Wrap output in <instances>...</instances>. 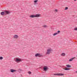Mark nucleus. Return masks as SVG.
<instances>
[{"instance_id": "f257e3e1", "label": "nucleus", "mask_w": 77, "mask_h": 77, "mask_svg": "<svg viewBox=\"0 0 77 77\" xmlns=\"http://www.w3.org/2000/svg\"><path fill=\"white\" fill-rule=\"evenodd\" d=\"M30 17L31 18H36L37 17H40L41 14H36L35 15H32L30 16Z\"/></svg>"}, {"instance_id": "f03ea898", "label": "nucleus", "mask_w": 77, "mask_h": 77, "mask_svg": "<svg viewBox=\"0 0 77 77\" xmlns=\"http://www.w3.org/2000/svg\"><path fill=\"white\" fill-rule=\"evenodd\" d=\"M52 51H53V50L51 48H48L47 49V51L46 54H50L51 53Z\"/></svg>"}, {"instance_id": "7ed1b4c3", "label": "nucleus", "mask_w": 77, "mask_h": 77, "mask_svg": "<svg viewBox=\"0 0 77 77\" xmlns=\"http://www.w3.org/2000/svg\"><path fill=\"white\" fill-rule=\"evenodd\" d=\"M14 60H15L17 63H20V62H22V59L20 58H15L14 59Z\"/></svg>"}, {"instance_id": "20e7f679", "label": "nucleus", "mask_w": 77, "mask_h": 77, "mask_svg": "<svg viewBox=\"0 0 77 77\" xmlns=\"http://www.w3.org/2000/svg\"><path fill=\"white\" fill-rule=\"evenodd\" d=\"M35 56L36 57H42V56H43V55H42V54L39 53H37L35 54Z\"/></svg>"}, {"instance_id": "39448f33", "label": "nucleus", "mask_w": 77, "mask_h": 77, "mask_svg": "<svg viewBox=\"0 0 77 77\" xmlns=\"http://www.w3.org/2000/svg\"><path fill=\"white\" fill-rule=\"evenodd\" d=\"M54 75H58V76H63L64 75V74L63 73H57V74H54Z\"/></svg>"}, {"instance_id": "423d86ee", "label": "nucleus", "mask_w": 77, "mask_h": 77, "mask_svg": "<svg viewBox=\"0 0 77 77\" xmlns=\"http://www.w3.org/2000/svg\"><path fill=\"white\" fill-rule=\"evenodd\" d=\"M48 69V66H45L43 67V69L44 71H47Z\"/></svg>"}, {"instance_id": "0eeeda50", "label": "nucleus", "mask_w": 77, "mask_h": 77, "mask_svg": "<svg viewBox=\"0 0 77 77\" xmlns=\"http://www.w3.org/2000/svg\"><path fill=\"white\" fill-rule=\"evenodd\" d=\"M5 15H8L9 14L11 13V12L9 11H4Z\"/></svg>"}, {"instance_id": "6e6552de", "label": "nucleus", "mask_w": 77, "mask_h": 77, "mask_svg": "<svg viewBox=\"0 0 77 77\" xmlns=\"http://www.w3.org/2000/svg\"><path fill=\"white\" fill-rule=\"evenodd\" d=\"M10 72L12 73H14V72H15L17 70H16L13 69H10Z\"/></svg>"}, {"instance_id": "1a4fd4ad", "label": "nucleus", "mask_w": 77, "mask_h": 77, "mask_svg": "<svg viewBox=\"0 0 77 77\" xmlns=\"http://www.w3.org/2000/svg\"><path fill=\"white\" fill-rule=\"evenodd\" d=\"M60 56L62 57H65L66 56V54L65 53H61L60 54Z\"/></svg>"}, {"instance_id": "9d476101", "label": "nucleus", "mask_w": 77, "mask_h": 77, "mask_svg": "<svg viewBox=\"0 0 77 77\" xmlns=\"http://www.w3.org/2000/svg\"><path fill=\"white\" fill-rule=\"evenodd\" d=\"M14 38V39H18V35H15L13 36Z\"/></svg>"}, {"instance_id": "9b49d317", "label": "nucleus", "mask_w": 77, "mask_h": 77, "mask_svg": "<svg viewBox=\"0 0 77 77\" xmlns=\"http://www.w3.org/2000/svg\"><path fill=\"white\" fill-rule=\"evenodd\" d=\"M63 69H64V70H70V69L68 68H67L66 67H63Z\"/></svg>"}, {"instance_id": "f8f14e48", "label": "nucleus", "mask_w": 77, "mask_h": 77, "mask_svg": "<svg viewBox=\"0 0 77 77\" xmlns=\"http://www.w3.org/2000/svg\"><path fill=\"white\" fill-rule=\"evenodd\" d=\"M75 57L71 58V59H70L69 60V62H72V60H73L74 59H75Z\"/></svg>"}, {"instance_id": "ddd939ff", "label": "nucleus", "mask_w": 77, "mask_h": 77, "mask_svg": "<svg viewBox=\"0 0 77 77\" xmlns=\"http://www.w3.org/2000/svg\"><path fill=\"white\" fill-rule=\"evenodd\" d=\"M1 15H5V11L4 12H2L1 13Z\"/></svg>"}, {"instance_id": "4468645a", "label": "nucleus", "mask_w": 77, "mask_h": 77, "mask_svg": "<svg viewBox=\"0 0 77 77\" xmlns=\"http://www.w3.org/2000/svg\"><path fill=\"white\" fill-rule=\"evenodd\" d=\"M38 2V0L34 1V4L36 5V3H37V2Z\"/></svg>"}, {"instance_id": "2eb2a0df", "label": "nucleus", "mask_w": 77, "mask_h": 77, "mask_svg": "<svg viewBox=\"0 0 77 77\" xmlns=\"http://www.w3.org/2000/svg\"><path fill=\"white\" fill-rule=\"evenodd\" d=\"M66 67H67V68H71V65H70L69 64H66Z\"/></svg>"}, {"instance_id": "dca6fc26", "label": "nucleus", "mask_w": 77, "mask_h": 77, "mask_svg": "<svg viewBox=\"0 0 77 77\" xmlns=\"http://www.w3.org/2000/svg\"><path fill=\"white\" fill-rule=\"evenodd\" d=\"M57 35V33L56 32V33H54L53 34V36H55V35Z\"/></svg>"}, {"instance_id": "f3484780", "label": "nucleus", "mask_w": 77, "mask_h": 77, "mask_svg": "<svg viewBox=\"0 0 77 77\" xmlns=\"http://www.w3.org/2000/svg\"><path fill=\"white\" fill-rule=\"evenodd\" d=\"M3 59V57H0V60H2Z\"/></svg>"}, {"instance_id": "a211bd4d", "label": "nucleus", "mask_w": 77, "mask_h": 77, "mask_svg": "<svg viewBox=\"0 0 77 77\" xmlns=\"http://www.w3.org/2000/svg\"><path fill=\"white\" fill-rule=\"evenodd\" d=\"M43 27H47V25H44L43 26Z\"/></svg>"}, {"instance_id": "6ab92c4d", "label": "nucleus", "mask_w": 77, "mask_h": 77, "mask_svg": "<svg viewBox=\"0 0 77 77\" xmlns=\"http://www.w3.org/2000/svg\"><path fill=\"white\" fill-rule=\"evenodd\" d=\"M74 30H75V31H77V28H75L74 29Z\"/></svg>"}, {"instance_id": "aec40b11", "label": "nucleus", "mask_w": 77, "mask_h": 77, "mask_svg": "<svg viewBox=\"0 0 77 77\" xmlns=\"http://www.w3.org/2000/svg\"><path fill=\"white\" fill-rule=\"evenodd\" d=\"M28 73L29 74H32V72H29Z\"/></svg>"}, {"instance_id": "412c9836", "label": "nucleus", "mask_w": 77, "mask_h": 77, "mask_svg": "<svg viewBox=\"0 0 77 77\" xmlns=\"http://www.w3.org/2000/svg\"><path fill=\"white\" fill-rule=\"evenodd\" d=\"M68 9V7H66L65 8V10H67Z\"/></svg>"}, {"instance_id": "4be33fe9", "label": "nucleus", "mask_w": 77, "mask_h": 77, "mask_svg": "<svg viewBox=\"0 0 77 77\" xmlns=\"http://www.w3.org/2000/svg\"><path fill=\"white\" fill-rule=\"evenodd\" d=\"M60 31H58L57 32V34L58 33H60Z\"/></svg>"}, {"instance_id": "5701e85b", "label": "nucleus", "mask_w": 77, "mask_h": 77, "mask_svg": "<svg viewBox=\"0 0 77 77\" xmlns=\"http://www.w3.org/2000/svg\"><path fill=\"white\" fill-rule=\"evenodd\" d=\"M55 12H57V9H55Z\"/></svg>"}, {"instance_id": "b1692460", "label": "nucleus", "mask_w": 77, "mask_h": 77, "mask_svg": "<svg viewBox=\"0 0 77 77\" xmlns=\"http://www.w3.org/2000/svg\"><path fill=\"white\" fill-rule=\"evenodd\" d=\"M62 67H64V66H62Z\"/></svg>"}, {"instance_id": "393cba45", "label": "nucleus", "mask_w": 77, "mask_h": 77, "mask_svg": "<svg viewBox=\"0 0 77 77\" xmlns=\"http://www.w3.org/2000/svg\"><path fill=\"white\" fill-rule=\"evenodd\" d=\"M76 73H77V71H76Z\"/></svg>"}, {"instance_id": "a878e982", "label": "nucleus", "mask_w": 77, "mask_h": 77, "mask_svg": "<svg viewBox=\"0 0 77 77\" xmlns=\"http://www.w3.org/2000/svg\"><path fill=\"white\" fill-rule=\"evenodd\" d=\"M76 1V0H74V1Z\"/></svg>"}]
</instances>
